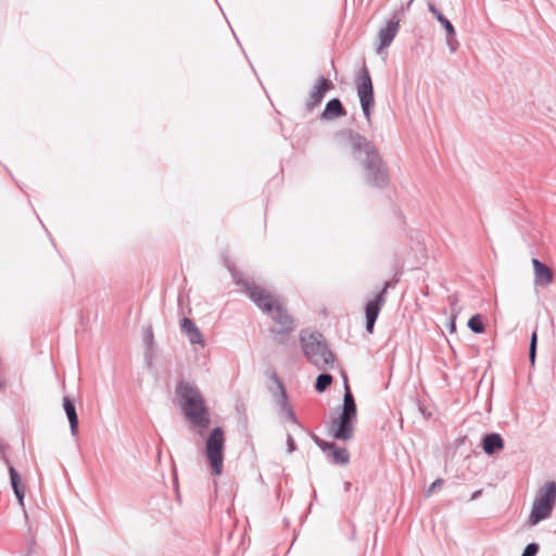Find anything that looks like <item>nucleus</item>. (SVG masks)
I'll use <instances>...</instances> for the list:
<instances>
[{
  "instance_id": "obj_4",
  "label": "nucleus",
  "mask_w": 556,
  "mask_h": 556,
  "mask_svg": "<svg viewBox=\"0 0 556 556\" xmlns=\"http://www.w3.org/2000/svg\"><path fill=\"white\" fill-rule=\"evenodd\" d=\"M357 416V407L350 389L346 377H344V395L341 412L332 417L328 424V433L336 440L349 441L353 438L354 421Z\"/></svg>"
},
{
  "instance_id": "obj_25",
  "label": "nucleus",
  "mask_w": 556,
  "mask_h": 556,
  "mask_svg": "<svg viewBox=\"0 0 556 556\" xmlns=\"http://www.w3.org/2000/svg\"><path fill=\"white\" fill-rule=\"evenodd\" d=\"M143 343L147 349V351L152 350L154 344V336L151 327H147L143 330Z\"/></svg>"
},
{
  "instance_id": "obj_34",
  "label": "nucleus",
  "mask_w": 556,
  "mask_h": 556,
  "mask_svg": "<svg viewBox=\"0 0 556 556\" xmlns=\"http://www.w3.org/2000/svg\"><path fill=\"white\" fill-rule=\"evenodd\" d=\"M4 388V382L0 381V390Z\"/></svg>"
},
{
  "instance_id": "obj_7",
  "label": "nucleus",
  "mask_w": 556,
  "mask_h": 556,
  "mask_svg": "<svg viewBox=\"0 0 556 556\" xmlns=\"http://www.w3.org/2000/svg\"><path fill=\"white\" fill-rule=\"evenodd\" d=\"M556 502V483L554 481L546 482L544 488L539 491L529 516V525L535 526L542 520L547 519L554 508Z\"/></svg>"
},
{
  "instance_id": "obj_14",
  "label": "nucleus",
  "mask_w": 556,
  "mask_h": 556,
  "mask_svg": "<svg viewBox=\"0 0 556 556\" xmlns=\"http://www.w3.org/2000/svg\"><path fill=\"white\" fill-rule=\"evenodd\" d=\"M504 446V439L496 432L486 433L481 440V447L488 455H493L502 451Z\"/></svg>"
},
{
  "instance_id": "obj_22",
  "label": "nucleus",
  "mask_w": 556,
  "mask_h": 556,
  "mask_svg": "<svg viewBox=\"0 0 556 556\" xmlns=\"http://www.w3.org/2000/svg\"><path fill=\"white\" fill-rule=\"evenodd\" d=\"M279 415L283 419L289 420V421L300 426V421H299L293 408L290 405L279 408Z\"/></svg>"
},
{
  "instance_id": "obj_19",
  "label": "nucleus",
  "mask_w": 556,
  "mask_h": 556,
  "mask_svg": "<svg viewBox=\"0 0 556 556\" xmlns=\"http://www.w3.org/2000/svg\"><path fill=\"white\" fill-rule=\"evenodd\" d=\"M271 379L277 384V391L273 393L274 397L276 399V404L278 405L279 408L288 406V394L278 375L276 372H273Z\"/></svg>"
},
{
  "instance_id": "obj_11",
  "label": "nucleus",
  "mask_w": 556,
  "mask_h": 556,
  "mask_svg": "<svg viewBox=\"0 0 556 556\" xmlns=\"http://www.w3.org/2000/svg\"><path fill=\"white\" fill-rule=\"evenodd\" d=\"M314 443L327 455L332 457L336 465H346L350 462V454L346 448L337 446L333 442L320 439L316 434H312Z\"/></svg>"
},
{
  "instance_id": "obj_27",
  "label": "nucleus",
  "mask_w": 556,
  "mask_h": 556,
  "mask_svg": "<svg viewBox=\"0 0 556 556\" xmlns=\"http://www.w3.org/2000/svg\"><path fill=\"white\" fill-rule=\"evenodd\" d=\"M295 450H296L295 441H294L293 437L290 433H288L287 434V453L291 454Z\"/></svg>"
},
{
  "instance_id": "obj_9",
  "label": "nucleus",
  "mask_w": 556,
  "mask_h": 556,
  "mask_svg": "<svg viewBox=\"0 0 556 556\" xmlns=\"http://www.w3.org/2000/svg\"><path fill=\"white\" fill-rule=\"evenodd\" d=\"M399 281L400 277L397 275L392 280L384 281L383 288L365 303L366 330L368 333L374 331L380 311L387 301L388 290L394 288Z\"/></svg>"
},
{
  "instance_id": "obj_5",
  "label": "nucleus",
  "mask_w": 556,
  "mask_h": 556,
  "mask_svg": "<svg viewBox=\"0 0 556 556\" xmlns=\"http://www.w3.org/2000/svg\"><path fill=\"white\" fill-rule=\"evenodd\" d=\"M300 342L304 356L319 370H325L333 366L334 354L329 349L320 332L301 331Z\"/></svg>"
},
{
  "instance_id": "obj_32",
  "label": "nucleus",
  "mask_w": 556,
  "mask_h": 556,
  "mask_svg": "<svg viewBox=\"0 0 556 556\" xmlns=\"http://www.w3.org/2000/svg\"><path fill=\"white\" fill-rule=\"evenodd\" d=\"M480 494H481V490L473 492L470 500H476Z\"/></svg>"
},
{
  "instance_id": "obj_8",
  "label": "nucleus",
  "mask_w": 556,
  "mask_h": 556,
  "mask_svg": "<svg viewBox=\"0 0 556 556\" xmlns=\"http://www.w3.org/2000/svg\"><path fill=\"white\" fill-rule=\"evenodd\" d=\"M355 88L359 99L361 109L367 123H371V111L375 106V91L369 71L364 65L355 77Z\"/></svg>"
},
{
  "instance_id": "obj_2",
  "label": "nucleus",
  "mask_w": 556,
  "mask_h": 556,
  "mask_svg": "<svg viewBox=\"0 0 556 556\" xmlns=\"http://www.w3.org/2000/svg\"><path fill=\"white\" fill-rule=\"evenodd\" d=\"M236 285L242 287L248 293L250 300L265 314H267L275 327L271 329L274 338L280 343L283 342V337L289 334L294 329V319L287 312L286 307L280 303L270 291L256 285L253 281L244 279L242 274L228 267Z\"/></svg>"
},
{
  "instance_id": "obj_12",
  "label": "nucleus",
  "mask_w": 556,
  "mask_h": 556,
  "mask_svg": "<svg viewBox=\"0 0 556 556\" xmlns=\"http://www.w3.org/2000/svg\"><path fill=\"white\" fill-rule=\"evenodd\" d=\"M428 10L433 14L435 20L443 26L444 30L446 31V45L451 53H454L459 46L456 39V30L454 25L439 11V9L433 3H428Z\"/></svg>"
},
{
  "instance_id": "obj_24",
  "label": "nucleus",
  "mask_w": 556,
  "mask_h": 556,
  "mask_svg": "<svg viewBox=\"0 0 556 556\" xmlns=\"http://www.w3.org/2000/svg\"><path fill=\"white\" fill-rule=\"evenodd\" d=\"M9 473H10V482H11V486H12L13 491L15 489L24 488V485L22 484V480H21V477H20L18 472L11 465L9 466Z\"/></svg>"
},
{
  "instance_id": "obj_20",
  "label": "nucleus",
  "mask_w": 556,
  "mask_h": 556,
  "mask_svg": "<svg viewBox=\"0 0 556 556\" xmlns=\"http://www.w3.org/2000/svg\"><path fill=\"white\" fill-rule=\"evenodd\" d=\"M467 326L473 333L477 334L483 333L485 331V326L480 314L472 315L469 318Z\"/></svg>"
},
{
  "instance_id": "obj_18",
  "label": "nucleus",
  "mask_w": 556,
  "mask_h": 556,
  "mask_svg": "<svg viewBox=\"0 0 556 556\" xmlns=\"http://www.w3.org/2000/svg\"><path fill=\"white\" fill-rule=\"evenodd\" d=\"M181 331L187 336L191 344H200L204 346V339L200 329L188 317H184L180 324Z\"/></svg>"
},
{
  "instance_id": "obj_30",
  "label": "nucleus",
  "mask_w": 556,
  "mask_h": 556,
  "mask_svg": "<svg viewBox=\"0 0 556 556\" xmlns=\"http://www.w3.org/2000/svg\"><path fill=\"white\" fill-rule=\"evenodd\" d=\"M144 362H146L147 367H148L149 369H151V368H152V366H153L152 350H150V351H149V350H148V351H146V353H144Z\"/></svg>"
},
{
  "instance_id": "obj_15",
  "label": "nucleus",
  "mask_w": 556,
  "mask_h": 556,
  "mask_svg": "<svg viewBox=\"0 0 556 556\" xmlns=\"http://www.w3.org/2000/svg\"><path fill=\"white\" fill-rule=\"evenodd\" d=\"M63 408L70 422V430L73 437L78 435V415L75 407V401L73 397L66 395L63 397Z\"/></svg>"
},
{
  "instance_id": "obj_21",
  "label": "nucleus",
  "mask_w": 556,
  "mask_h": 556,
  "mask_svg": "<svg viewBox=\"0 0 556 556\" xmlns=\"http://www.w3.org/2000/svg\"><path fill=\"white\" fill-rule=\"evenodd\" d=\"M333 378L328 372H321L317 376L315 381V390L319 393L327 390L328 387L332 383Z\"/></svg>"
},
{
  "instance_id": "obj_6",
  "label": "nucleus",
  "mask_w": 556,
  "mask_h": 556,
  "mask_svg": "<svg viewBox=\"0 0 556 556\" xmlns=\"http://www.w3.org/2000/svg\"><path fill=\"white\" fill-rule=\"evenodd\" d=\"M225 432L222 427L211 430L205 440L204 454L212 473L220 476L224 470Z\"/></svg>"
},
{
  "instance_id": "obj_16",
  "label": "nucleus",
  "mask_w": 556,
  "mask_h": 556,
  "mask_svg": "<svg viewBox=\"0 0 556 556\" xmlns=\"http://www.w3.org/2000/svg\"><path fill=\"white\" fill-rule=\"evenodd\" d=\"M532 264L534 268V282L539 286H547L553 282V271L552 269L539 261L538 258H532Z\"/></svg>"
},
{
  "instance_id": "obj_1",
  "label": "nucleus",
  "mask_w": 556,
  "mask_h": 556,
  "mask_svg": "<svg viewBox=\"0 0 556 556\" xmlns=\"http://www.w3.org/2000/svg\"><path fill=\"white\" fill-rule=\"evenodd\" d=\"M339 146L361 168L364 182L370 188L383 190L390 181L387 163L372 141L359 132L345 128L336 134Z\"/></svg>"
},
{
  "instance_id": "obj_31",
  "label": "nucleus",
  "mask_w": 556,
  "mask_h": 556,
  "mask_svg": "<svg viewBox=\"0 0 556 556\" xmlns=\"http://www.w3.org/2000/svg\"><path fill=\"white\" fill-rule=\"evenodd\" d=\"M448 327H450V331H452V332L456 331V316L455 315L452 316Z\"/></svg>"
},
{
  "instance_id": "obj_3",
  "label": "nucleus",
  "mask_w": 556,
  "mask_h": 556,
  "mask_svg": "<svg viewBox=\"0 0 556 556\" xmlns=\"http://www.w3.org/2000/svg\"><path fill=\"white\" fill-rule=\"evenodd\" d=\"M175 394L186 418L199 429H207L211 421L210 414L199 388L182 379L177 382Z\"/></svg>"
},
{
  "instance_id": "obj_28",
  "label": "nucleus",
  "mask_w": 556,
  "mask_h": 556,
  "mask_svg": "<svg viewBox=\"0 0 556 556\" xmlns=\"http://www.w3.org/2000/svg\"><path fill=\"white\" fill-rule=\"evenodd\" d=\"M442 484H443V479H440V478H439V479L434 480V481L430 484L429 489L426 491V496H430V495H431V493H432L434 490H437V489L441 488V486H442Z\"/></svg>"
},
{
  "instance_id": "obj_17",
  "label": "nucleus",
  "mask_w": 556,
  "mask_h": 556,
  "mask_svg": "<svg viewBox=\"0 0 556 556\" xmlns=\"http://www.w3.org/2000/svg\"><path fill=\"white\" fill-rule=\"evenodd\" d=\"M346 115V110L344 109L341 100L339 98L330 99L320 115L321 119L332 121Z\"/></svg>"
},
{
  "instance_id": "obj_10",
  "label": "nucleus",
  "mask_w": 556,
  "mask_h": 556,
  "mask_svg": "<svg viewBox=\"0 0 556 556\" xmlns=\"http://www.w3.org/2000/svg\"><path fill=\"white\" fill-rule=\"evenodd\" d=\"M334 85L333 83L324 77V76H319L316 80H315V84L308 94V98L306 99V102H305V109L307 112H311L313 111L316 106H318L326 93L328 91H330L331 89H333Z\"/></svg>"
},
{
  "instance_id": "obj_26",
  "label": "nucleus",
  "mask_w": 556,
  "mask_h": 556,
  "mask_svg": "<svg viewBox=\"0 0 556 556\" xmlns=\"http://www.w3.org/2000/svg\"><path fill=\"white\" fill-rule=\"evenodd\" d=\"M539 549H540V545L538 543H534V542L529 543L525 547L521 556H536V554L539 553Z\"/></svg>"
},
{
  "instance_id": "obj_29",
  "label": "nucleus",
  "mask_w": 556,
  "mask_h": 556,
  "mask_svg": "<svg viewBox=\"0 0 556 556\" xmlns=\"http://www.w3.org/2000/svg\"><path fill=\"white\" fill-rule=\"evenodd\" d=\"M13 492L17 497L20 505L24 506L25 489H15Z\"/></svg>"
},
{
  "instance_id": "obj_33",
  "label": "nucleus",
  "mask_w": 556,
  "mask_h": 556,
  "mask_svg": "<svg viewBox=\"0 0 556 556\" xmlns=\"http://www.w3.org/2000/svg\"><path fill=\"white\" fill-rule=\"evenodd\" d=\"M451 304H452V311L455 312L456 311V300L453 299Z\"/></svg>"
},
{
  "instance_id": "obj_13",
  "label": "nucleus",
  "mask_w": 556,
  "mask_h": 556,
  "mask_svg": "<svg viewBox=\"0 0 556 556\" xmlns=\"http://www.w3.org/2000/svg\"><path fill=\"white\" fill-rule=\"evenodd\" d=\"M399 20L393 17L387 21L384 27L378 33L379 46L377 52L379 53L382 49L389 47L399 31Z\"/></svg>"
},
{
  "instance_id": "obj_23",
  "label": "nucleus",
  "mask_w": 556,
  "mask_h": 556,
  "mask_svg": "<svg viewBox=\"0 0 556 556\" xmlns=\"http://www.w3.org/2000/svg\"><path fill=\"white\" fill-rule=\"evenodd\" d=\"M536 346H538V333H536V330H534L531 334L530 345H529V361L532 366H534V364H535Z\"/></svg>"
}]
</instances>
